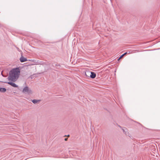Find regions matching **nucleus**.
I'll return each mask as SVG.
<instances>
[{"label": "nucleus", "instance_id": "1", "mask_svg": "<svg viewBox=\"0 0 160 160\" xmlns=\"http://www.w3.org/2000/svg\"><path fill=\"white\" fill-rule=\"evenodd\" d=\"M19 74L20 71L18 68L12 69L9 72V80L15 82L18 78Z\"/></svg>", "mask_w": 160, "mask_h": 160}, {"label": "nucleus", "instance_id": "2", "mask_svg": "<svg viewBox=\"0 0 160 160\" xmlns=\"http://www.w3.org/2000/svg\"><path fill=\"white\" fill-rule=\"evenodd\" d=\"M85 74L87 76H90V77L92 78H95L96 76V74L93 72L87 71Z\"/></svg>", "mask_w": 160, "mask_h": 160}, {"label": "nucleus", "instance_id": "3", "mask_svg": "<svg viewBox=\"0 0 160 160\" xmlns=\"http://www.w3.org/2000/svg\"><path fill=\"white\" fill-rule=\"evenodd\" d=\"M22 92L23 93H27L29 94H32V90L27 87H26L24 88Z\"/></svg>", "mask_w": 160, "mask_h": 160}, {"label": "nucleus", "instance_id": "4", "mask_svg": "<svg viewBox=\"0 0 160 160\" xmlns=\"http://www.w3.org/2000/svg\"><path fill=\"white\" fill-rule=\"evenodd\" d=\"M20 60L21 62H23L27 61V59L24 57H22L20 58Z\"/></svg>", "mask_w": 160, "mask_h": 160}, {"label": "nucleus", "instance_id": "5", "mask_svg": "<svg viewBox=\"0 0 160 160\" xmlns=\"http://www.w3.org/2000/svg\"><path fill=\"white\" fill-rule=\"evenodd\" d=\"M8 83L14 87H17L18 86L14 83L11 82H8Z\"/></svg>", "mask_w": 160, "mask_h": 160}, {"label": "nucleus", "instance_id": "6", "mask_svg": "<svg viewBox=\"0 0 160 160\" xmlns=\"http://www.w3.org/2000/svg\"><path fill=\"white\" fill-rule=\"evenodd\" d=\"M6 91V89L5 88H0V92H4Z\"/></svg>", "mask_w": 160, "mask_h": 160}, {"label": "nucleus", "instance_id": "7", "mask_svg": "<svg viewBox=\"0 0 160 160\" xmlns=\"http://www.w3.org/2000/svg\"><path fill=\"white\" fill-rule=\"evenodd\" d=\"M40 101V100H36V99H34L32 101V102L34 103H37L39 102Z\"/></svg>", "mask_w": 160, "mask_h": 160}, {"label": "nucleus", "instance_id": "8", "mask_svg": "<svg viewBox=\"0 0 160 160\" xmlns=\"http://www.w3.org/2000/svg\"><path fill=\"white\" fill-rule=\"evenodd\" d=\"M123 56L122 55L118 59V61H119L121 59Z\"/></svg>", "mask_w": 160, "mask_h": 160}, {"label": "nucleus", "instance_id": "9", "mask_svg": "<svg viewBox=\"0 0 160 160\" xmlns=\"http://www.w3.org/2000/svg\"><path fill=\"white\" fill-rule=\"evenodd\" d=\"M127 53V52H125V53H124L122 55L123 56H124Z\"/></svg>", "mask_w": 160, "mask_h": 160}, {"label": "nucleus", "instance_id": "10", "mask_svg": "<svg viewBox=\"0 0 160 160\" xmlns=\"http://www.w3.org/2000/svg\"><path fill=\"white\" fill-rule=\"evenodd\" d=\"M68 139V138H65V140L66 141H67Z\"/></svg>", "mask_w": 160, "mask_h": 160}, {"label": "nucleus", "instance_id": "11", "mask_svg": "<svg viewBox=\"0 0 160 160\" xmlns=\"http://www.w3.org/2000/svg\"><path fill=\"white\" fill-rule=\"evenodd\" d=\"M69 135H68V137H69Z\"/></svg>", "mask_w": 160, "mask_h": 160}]
</instances>
